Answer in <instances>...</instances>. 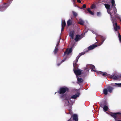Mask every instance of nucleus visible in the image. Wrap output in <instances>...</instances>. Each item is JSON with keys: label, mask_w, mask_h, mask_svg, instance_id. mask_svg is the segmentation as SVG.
<instances>
[{"label": "nucleus", "mask_w": 121, "mask_h": 121, "mask_svg": "<svg viewBox=\"0 0 121 121\" xmlns=\"http://www.w3.org/2000/svg\"><path fill=\"white\" fill-rule=\"evenodd\" d=\"M8 3H4L2 5H0V11H3L5 10L11 4L13 0H7Z\"/></svg>", "instance_id": "1"}, {"label": "nucleus", "mask_w": 121, "mask_h": 121, "mask_svg": "<svg viewBox=\"0 0 121 121\" xmlns=\"http://www.w3.org/2000/svg\"><path fill=\"white\" fill-rule=\"evenodd\" d=\"M69 89L66 86L61 87L60 88L59 90L58 91V93L60 94H64L65 92L69 91Z\"/></svg>", "instance_id": "2"}, {"label": "nucleus", "mask_w": 121, "mask_h": 121, "mask_svg": "<svg viewBox=\"0 0 121 121\" xmlns=\"http://www.w3.org/2000/svg\"><path fill=\"white\" fill-rule=\"evenodd\" d=\"M112 23L114 26L115 30L116 31H117L118 28L119 29L120 27L119 26H117V23L116 22H116V20L114 19H112Z\"/></svg>", "instance_id": "3"}, {"label": "nucleus", "mask_w": 121, "mask_h": 121, "mask_svg": "<svg viewBox=\"0 0 121 121\" xmlns=\"http://www.w3.org/2000/svg\"><path fill=\"white\" fill-rule=\"evenodd\" d=\"M83 37V36L82 34L80 35L77 34L76 35L74 40L76 42H77L81 39Z\"/></svg>", "instance_id": "4"}, {"label": "nucleus", "mask_w": 121, "mask_h": 121, "mask_svg": "<svg viewBox=\"0 0 121 121\" xmlns=\"http://www.w3.org/2000/svg\"><path fill=\"white\" fill-rule=\"evenodd\" d=\"M114 8L115 9H114V10H113V12H112V13L114 14L115 17L117 18L120 19V17L119 15L116 13L117 12V10L116 8V7H115Z\"/></svg>", "instance_id": "5"}, {"label": "nucleus", "mask_w": 121, "mask_h": 121, "mask_svg": "<svg viewBox=\"0 0 121 121\" xmlns=\"http://www.w3.org/2000/svg\"><path fill=\"white\" fill-rule=\"evenodd\" d=\"M100 106H108V104L106 100H101L100 103Z\"/></svg>", "instance_id": "6"}, {"label": "nucleus", "mask_w": 121, "mask_h": 121, "mask_svg": "<svg viewBox=\"0 0 121 121\" xmlns=\"http://www.w3.org/2000/svg\"><path fill=\"white\" fill-rule=\"evenodd\" d=\"M97 45L96 44L92 45L88 47V50H86V52H88V51L91 50L97 47Z\"/></svg>", "instance_id": "7"}, {"label": "nucleus", "mask_w": 121, "mask_h": 121, "mask_svg": "<svg viewBox=\"0 0 121 121\" xmlns=\"http://www.w3.org/2000/svg\"><path fill=\"white\" fill-rule=\"evenodd\" d=\"M74 72L75 74L77 75H80L82 73V71L80 69H73Z\"/></svg>", "instance_id": "8"}, {"label": "nucleus", "mask_w": 121, "mask_h": 121, "mask_svg": "<svg viewBox=\"0 0 121 121\" xmlns=\"http://www.w3.org/2000/svg\"><path fill=\"white\" fill-rule=\"evenodd\" d=\"M72 52V48H70L69 49H67L66 51L65 52L64 56L66 54L68 55L69 54L71 53Z\"/></svg>", "instance_id": "9"}, {"label": "nucleus", "mask_w": 121, "mask_h": 121, "mask_svg": "<svg viewBox=\"0 0 121 121\" xmlns=\"http://www.w3.org/2000/svg\"><path fill=\"white\" fill-rule=\"evenodd\" d=\"M97 73L98 74H100L102 75L104 77L108 76V74L105 72H102L100 71H98L97 72Z\"/></svg>", "instance_id": "10"}, {"label": "nucleus", "mask_w": 121, "mask_h": 121, "mask_svg": "<svg viewBox=\"0 0 121 121\" xmlns=\"http://www.w3.org/2000/svg\"><path fill=\"white\" fill-rule=\"evenodd\" d=\"M107 88L108 90V92L110 93H112L114 89L113 87L110 86H108Z\"/></svg>", "instance_id": "11"}, {"label": "nucleus", "mask_w": 121, "mask_h": 121, "mask_svg": "<svg viewBox=\"0 0 121 121\" xmlns=\"http://www.w3.org/2000/svg\"><path fill=\"white\" fill-rule=\"evenodd\" d=\"M74 31H71L69 33V35L70 38L71 40L73 39H74Z\"/></svg>", "instance_id": "12"}, {"label": "nucleus", "mask_w": 121, "mask_h": 121, "mask_svg": "<svg viewBox=\"0 0 121 121\" xmlns=\"http://www.w3.org/2000/svg\"><path fill=\"white\" fill-rule=\"evenodd\" d=\"M102 4H104L106 8L107 9V10H112L113 9V8L112 7L111 8H110V6L109 4H104L103 2H102Z\"/></svg>", "instance_id": "13"}, {"label": "nucleus", "mask_w": 121, "mask_h": 121, "mask_svg": "<svg viewBox=\"0 0 121 121\" xmlns=\"http://www.w3.org/2000/svg\"><path fill=\"white\" fill-rule=\"evenodd\" d=\"M80 94L79 92H77L75 95L72 96L71 97V98L73 99H75L79 97Z\"/></svg>", "instance_id": "14"}, {"label": "nucleus", "mask_w": 121, "mask_h": 121, "mask_svg": "<svg viewBox=\"0 0 121 121\" xmlns=\"http://www.w3.org/2000/svg\"><path fill=\"white\" fill-rule=\"evenodd\" d=\"M120 114L121 115V113L119 112L112 113L110 115L113 117L115 120L116 117V115L117 114Z\"/></svg>", "instance_id": "15"}, {"label": "nucleus", "mask_w": 121, "mask_h": 121, "mask_svg": "<svg viewBox=\"0 0 121 121\" xmlns=\"http://www.w3.org/2000/svg\"><path fill=\"white\" fill-rule=\"evenodd\" d=\"M119 78V76L116 74H114L111 77V78H112L115 80H117Z\"/></svg>", "instance_id": "16"}, {"label": "nucleus", "mask_w": 121, "mask_h": 121, "mask_svg": "<svg viewBox=\"0 0 121 121\" xmlns=\"http://www.w3.org/2000/svg\"><path fill=\"white\" fill-rule=\"evenodd\" d=\"M73 120L75 121H78V116L76 114H74L73 115Z\"/></svg>", "instance_id": "17"}, {"label": "nucleus", "mask_w": 121, "mask_h": 121, "mask_svg": "<svg viewBox=\"0 0 121 121\" xmlns=\"http://www.w3.org/2000/svg\"><path fill=\"white\" fill-rule=\"evenodd\" d=\"M72 21L70 19L67 22V24L68 26H69L72 25Z\"/></svg>", "instance_id": "18"}, {"label": "nucleus", "mask_w": 121, "mask_h": 121, "mask_svg": "<svg viewBox=\"0 0 121 121\" xmlns=\"http://www.w3.org/2000/svg\"><path fill=\"white\" fill-rule=\"evenodd\" d=\"M111 3L112 6V7L113 8V10L115 9V8L116 7V4L115 3V1L114 0H112Z\"/></svg>", "instance_id": "19"}, {"label": "nucleus", "mask_w": 121, "mask_h": 121, "mask_svg": "<svg viewBox=\"0 0 121 121\" xmlns=\"http://www.w3.org/2000/svg\"><path fill=\"white\" fill-rule=\"evenodd\" d=\"M77 80L79 82L81 83L83 82V80L82 78H79L78 77L77 78Z\"/></svg>", "instance_id": "20"}, {"label": "nucleus", "mask_w": 121, "mask_h": 121, "mask_svg": "<svg viewBox=\"0 0 121 121\" xmlns=\"http://www.w3.org/2000/svg\"><path fill=\"white\" fill-rule=\"evenodd\" d=\"M78 23L81 25H83L84 23V22L82 19H80Z\"/></svg>", "instance_id": "21"}, {"label": "nucleus", "mask_w": 121, "mask_h": 121, "mask_svg": "<svg viewBox=\"0 0 121 121\" xmlns=\"http://www.w3.org/2000/svg\"><path fill=\"white\" fill-rule=\"evenodd\" d=\"M87 10L88 12H87V13H89L90 14L92 15H94V13L91 10V9L89 8H88L87 9Z\"/></svg>", "instance_id": "22"}, {"label": "nucleus", "mask_w": 121, "mask_h": 121, "mask_svg": "<svg viewBox=\"0 0 121 121\" xmlns=\"http://www.w3.org/2000/svg\"><path fill=\"white\" fill-rule=\"evenodd\" d=\"M89 66H90L91 67V71H95V68L94 65H89Z\"/></svg>", "instance_id": "23"}, {"label": "nucleus", "mask_w": 121, "mask_h": 121, "mask_svg": "<svg viewBox=\"0 0 121 121\" xmlns=\"http://www.w3.org/2000/svg\"><path fill=\"white\" fill-rule=\"evenodd\" d=\"M108 91L107 88L104 89L103 90V92L104 94L107 95L108 94Z\"/></svg>", "instance_id": "24"}, {"label": "nucleus", "mask_w": 121, "mask_h": 121, "mask_svg": "<svg viewBox=\"0 0 121 121\" xmlns=\"http://www.w3.org/2000/svg\"><path fill=\"white\" fill-rule=\"evenodd\" d=\"M98 36L99 37H100V38L102 40V43H103L104 41L105 40V37H104L102 36H101V35H99L97 36V37H98Z\"/></svg>", "instance_id": "25"}, {"label": "nucleus", "mask_w": 121, "mask_h": 121, "mask_svg": "<svg viewBox=\"0 0 121 121\" xmlns=\"http://www.w3.org/2000/svg\"><path fill=\"white\" fill-rule=\"evenodd\" d=\"M66 23L65 21V20H63L62 22V26L65 27V26H66Z\"/></svg>", "instance_id": "26"}, {"label": "nucleus", "mask_w": 121, "mask_h": 121, "mask_svg": "<svg viewBox=\"0 0 121 121\" xmlns=\"http://www.w3.org/2000/svg\"><path fill=\"white\" fill-rule=\"evenodd\" d=\"M58 50V48L55 47V49L54 51V54H56L57 53Z\"/></svg>", "instance_id": "27"}, {"label": "nucleus", "mask_w": 121, "mask_h": 121, "mask_svg": "<svg viewBox=\"0 0 121 121\" xmlns=\"http://www.w3.org/2000/svg\"><path fill=\"white\" fill-rule=\"evenodd\" d=\"M72 12L73 15L74 16L76 17L77 16L78 14L76 12L73 11H72Z\"/></svg>", "instance_id": "28"}, {"label": "nucleus", "mask_w": 121, "mask_h": 121, "mask_svg": "<svg viewBox=\"0 0 121 121\" xmlns=\"http://www.w3.org/2000/svg\"><path fill=\"white\" fill-rule=\"evenodd\" d=\"M86 51V50L85 51V52H81V53L79 54V56H81L84 55L86 52H87Z\"/></svg>", "instance_id": "29"}, {"label": "nucleus", "mask_w": 121, "mask_h": 121, "mask_svg": "<svg viewBox=\"0 0 121 121\" xmlns=\"http://www.w3.org/2000/svg\"><path fill=\"white\" fill-rule=\"evenodd\" d=\"M69 108V109H68V110H69V113L71 114V116H72V112H71V109L72 108V106H68Z\"/></svg>", "instance_id": "30"}, {"label": "nucleus", "mask_w": 121, "mask_h": 121, "mask_svg": "<svg viewBox=\"0 0 121 121\" xmlns=\"http://www.w3.org/2000/svg\"><path fill=\"white\" fill-rule=\"evenodd\" d=\"M103 108L104 111H107L108 109V106H103Z\"/></svg>", "instance_id": "31"}, {"label": "nucleus", "mask_w": 121, "mask_h": 121, "mask_svg": "<svg viewBox=\"0 0 121 121\" xmlns=\"http://www.w3.org/2000/svg\"><path fill=\"white\" fill-rule=\"evenodd\" d=\"M73 66L74 68L73 69H76L78 68V65L77 64H75L74 65H73Z\"/></svg>", "instance_id": "32"}, {"label": "nucleus", "mask_w": 121, "mask_h": 121, "mask_svg": "<svg viewBox=\"0 0 121 121\" xmlns=\"http://www.w3.org/2000/svg\"><path fill=\"white\" fill-rule=\"evenodd\" d=\"M111 10H107V12L110 15V16H111V17H112V13H111V12L110 11Z\"/></svg>", "instance_id": "33"}, {"label": "nucleus", "mask_w": 121, "mask_h": 121, "mask_svg": "<svg viewBox=\"0 0 121 121\" xmlns=\"http://www.w3.org/2000/svg\"><path fill=\"white\" fill-rule=\"evenodd\" d=\"M65 59H64L63 60H62V61H61V62L60 63H59V64H57V66H59L60 65V64H61V63H63L64 62L65 60Z\"/></svg>", "instance_id": "34"}, {"label": "nucleus", "mask_w": 121, "mask_h": 121, "mask_svg": "<svg viewBox=\"0 0 121 121\" xmlns=\"http://www.w3.org/2000/svg\"><path fill=\"white\" fill-rule=\"evenodd\" d=\"M78 61L75 60L73 62V65H74L75 64H77Z\"/></svg>", "instance_id": "35"}, {"label": "nucleus", "mask_w": 121, "mask_h": 121, "mask_svg": "<svg viewBox=\"0 0 121 121\" xmlns=\"http://www.w3.org/2000/svg\"><path fill=\"white\" fill-rule=\"evenodd\" d=\"M101 13L99 12H97V15L98 16H99L101 15Z\"/></svg>", "instance_id": "36"}, {"label": "nucleus", "mask_w": 121, "mask_h": 121, "mask_svg": "<svg viewBox=\"0 0 121 121\" xmlns=\"http://www.w3.org/2000/svg\"><path fill=\"white\" fill-rule=\"evenodd\" d=\"M95 5L93 4L91 5V9H92L94 8H95Z\"/></svg>", "instance_id": "37"}, {"label": "nucleus", "mask_w": 121, "mask_h": 121, "mask_svg": "<svg viewBox=\"0 0 121 121\" xmlns=\"http://www.w3.org/2000/svg\"><path fill=\"white\" fill-rule=\"evenodd\" d=\"M80 57V56H79L78 55L76 57V59L75 60L77 61H78V60Z\"/></svg>", "instance_id": "38"}, {"label": "nucleus", "mask_w": 121, "mask_h": 121, "mask_svg": "<svg viewBox=\"0 0 121 121\" xmlns=\"http://www.w3.org/2000/svg\"><path fill=\"white\" fill-rule=\"evenodd\" d=\"M82 7L83 8H85L86 7V6L85 4H83L82 6Z\"/></svg>", "instance_id": "39"}, {"label": "nucleus", "mask_w": 121, "mask_h": 121, "mask_svg": "<svg viewBox=\"0 0 121 121\" xmlns=\"http://www.w3.org/2000/svg\"><path fill=\"white\" fill-rule=\"evenodd\" d=\"M65 97V95H61V96H60V98H64Z\"/></svg>", "instance_id": "40"}, {"label": "nucleus", "mask_w": 121, "mask_h": 121, "mask_svg": "<svg viewBox=\"0 0 121 121\" xmlns=\"http://www.w3.org/2000/svg\"><path fill=\"white\" fill-rule=\"evenodd\" d=\"M64 27H65V26H62L61 30V31H62L64 30Z\"/></svg>", "instance_id": "41"}, {"label": "nucleus", "mask_w": 121, "mask_h": 121, "mask_svg": "<svg viewBox=\"0 0 121 121\" xmlns=\"http://www.w3.org/2000/svg\"><path fill=\"white\" fill-rule=\"evenodd\" d=\"M115 84L116 85H118V86H121V83H115Z\"/></svg>", "instance_id": "42"}, {"label": "nucleus", "mask_w": 121, "mask_h": 121, "mask_svg": "<svg viewBox=\"0 0 121 121\" xmlns=\"http://www.w3.org/2000/svg\"><path fill=\"white\" fill-rule=\"evenodd\" d=\"M77 2L80 3L81 2V1L80 0H77Z\"/></svg>", "instance_id": "43"}, {"label": "nucleus", "mask_w": 121, "mask_h": 121, "mask_svg": "<svg viewBox=\"0 0 121 121\" xmlns=\"http://www.w3.org/2000/svg\"><path fill=\"white\" fill-rule=\"evenodd\" d=\"M76 0H72V2L73 3V4H75V1Z\"/></svg>", "instance_id": "44"}, {"label": "nucleus", "mask_w": 121, "mask_h": 121, "mask_svg": "<svg viewBox=\"0 0 121 121\" xmlns=\"http://www.w3.org/2000/svg\"><path fill=\"white\" fill-rule=\"evenodd\" d=\"M59 43V42H58L57 43V44L56 45V46L55 47H56L57 48H58V45Z\"/></svg>", "instance_id": "45"}, {"label": "nucleus", "mask_w": 121, "mask_h": 121, "mask_svg": "<svg viewBox=\"0 0 121 121\" xmlns=\"http://www.w3.org/2000/svg\"><path fill=\"white\" fill-rule=\"evenodd\" d=\"M85 70H87L88 71L89 70V69L87 68H85Z\"/></svg>", "instance_id": "46"}, {"label": "nucleus", "mask_w": 121, "mask_h": 121, "mask_svg": "<svg viewBox=\"0 0 121 121\" xmlns=\"http://www.w3.org/2000/svg\"><path fill=\"white\" fill-rule=\"evenodd\" d=\"M68 121H71V119H69Z\"/></svg>", "instance_id": "47"}, {"label": "nucleus", "mask_w": 121, "mask_h": 121, "mask_svg": "<svg viewBox=\"0 0 121 121\" xmlns=\"http://www.w3.org/2000/svg\"><path fill=\"white\" fill-rule=\"evenodd\" d=\"M120 19V21H121V19L120 18V19Z\"/></svg>", "instance_id": "48"}, {"label": "nucleus", "mask_w": 121, "mask_h": 121, "mask_svg": "<svg viewBox=\"0 0 121 121\" xmlns=\"http://www.w3.org/2000/svg\"><path fill=\"white\" fill-rule=\"evenodd\" d=\"M67 101L68 102V103H69V101L68 100H67Z\"/></svg>", "instance_id": "49"}, {"label": "nucleus", "mask_w": 121, "mask_h": 121, "mask_svg": "<svg viewBox=\"0 0 121 121\" xmlns=\"http://www.w3.org/2000/svg\"><path fill=\"white\" fill-rule=\"evenodd\" d=\"M121 121V120H119L118 121Z\"/></svg>", "instance_id": "50"}, {"label": "nucleus", "mask_w": 121, "mask_h": 121, "mask_svg": "<svg viewBox=\"0 0 121 121\" xmlns=\"http://www.w3.org/2000/svg\"><path fill=\"white\" fill-rule=\"evenodd\" d=\"M120 77H121V75L120 76Z\"/></svg>", "instance_id": "51"}, {"label": "nucleus", "mask_w": 121, "mask_h": 121, "mask_svg": "<svg viewBox=\"0 0 121 121\" xmlns=\"http://www.w3.org/2000/svg\"><path fill=\"white\" fill-rule=\"evenodd\" d=\"M83 105H85V104H84Z\"/></svg>", "instance_id": "52"}, {"label": "nucleus", "mask_w": 121, "mask_h": 121, "mask_svg": "<svg viewBox=\"0 0 121 121\" xmlns=\"http://www.w3.org/2000/svg\"><path fill=\"white\" fill-rule=\"evenodd\" d=\"M95 106H97V105H95Z\"/></svg>", "instance_id": "53"}, {"label": "nucleus", "mask_w": 121, "mask_h": 121, "mask_svg": "<svg viewBox=\"0 0 121 121\" xmlns=\"http://www.w3.org/2000/svg\"><path fill=\"white\" fill-rule=\"evenodd\" d=\"M96 40H97V39H96Z\"/></svg>", "instance_id": "54"}, {"label": "nucleus", "mask_w": 121, "mask_h": 121, "mask_svg": "<svg viewBox=\"0 0 121 121\" xmlns=\"http://www.w3.org/2000/svg\"><path fill=\"white\" fill-rule=\"evenodd\" d=\"M56 93H55V94H56Z\"/></svg>", "instance_id": "55"}]
</instances>
